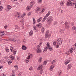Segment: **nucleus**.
Wrapping results in <instances>:
<instances>
[{
  "label": "nucleus",
  "instance_id": "nucleus-64",
  "mask_svg": "<svg viewBox=\"0 0 76 76\" xmlns=\"http://www.w3.org/2000/svg\"><path fill=\"white\" fill-rule=\"evenodd\" d=\"M11 76H15V75L13 74H12V75H11Z\"/></svg>",
  "mask_w": 76,
  "mask_h": 76
},
{
  "label": "nucleus",
  "instance_id": "nucleus-33",
  "mask_svg": "<svg viewBox=\"0 0 76 76\" xmlns=\"http://www.w3.org/2000/svg\"><path fill=\"white\" fill-rule=\"evenodd\" d=\"M33 24H35V18H33Z\"/></svg>",
  "mask_w": 76,
  "mask_h": 76
},
{
  "label": "nucleus",
  "instance_id": "nucleus-16",
  "mask_svg": "<svg viewBox=\"0 0 76 76\" xmlns=\"http://www.w3.org/2000/svg\"><path fill=\"white\" fill-rule=\"evenodd\" d=\"M42 17H40L39 19H38L37 20V22L39 23L40 22H41V20H42Z\"/></svg>",
  "mask_w": 76,
  "mask_h": 76
},
{
  "label": "nucleus",
  "instance_id": "nucleus-10",
  "mask_svg": "<svg viewBox=\"0 0 76 76\" xmlns=\"http://www.w3.org/2000/svg\"><path fill=\"white\" fill-rule=\"evenodd\" d=\"M34 4V1H31V2L30 3L31 5L30 6H29V7L30 9L31 8H32V7H33L32 6Z\"/></svg>",
  "mask_w": 76,
  "mask_h": 76
},
{
  "label": "nucleus",
  "instance_id": "nucleus-27",
  "mask_svg": "<svg viewBox=\"0 0 76 76\" xmlns=\"http://www.w3.org/2000/svg\"><path fill=\"white\" fill-rule=\"evenodd\" d=\"M64 2L63 1H61L60 2V4L61 6H63V5H64Z\"/></svg>",
  "mask_w": 76,
  "mask_h": 76
},
{
  "label": "nucleus",
  "instance_id": "nucleus-58",
  "mask_svg": "<svg viewBox=\"0 0 76 76\" xmlns=\"http://www.w3.org/2000/svg\"><path fill=\"white\" fill-rule=\"evenodd\" d=\"M25 15L23 14V16L22 17V18H24V17H25Z\"/></svg>",
  "mask_w": 76,
  "mask_h": 76
},
{
  "label": "nucleus",
  "instance_id": "nucleus-32",
  "mask_svg": "<svg viewBox=\"0 0 76 76\" xmlns=\"http://www.w3.org/2000/svg\"><path fill=\"white\" fill-rule=\"evenodd\" d=\"M6 50L7 53H8V52H9V48H6Z\"/></svg>",
  "mask_w": 76,
  "mask_h": 76
},
{
  "label": "nucleus",
  "instance_id": "nucleus-35",
  "mask_svg": "<svg viewBox=\"0 0 76 76\" xmlns=\"http://www.w3.org/2000/svg\"><path fill=\"white\" fill-rule=\"evenodd\" d=\"M14 67H15V69L16 70H18V66H14Z\"/></svg>",
  "mask_w": 76,
  "mask_h": 76
},
{
  "label": "nucleus",
  "instance_id": "nucleus-28",
  "mask_svg": "<svg viewBox=\"0 0 76 76\" xmlns=\"http://www.w3.org/2000/svg\"><path fill=\"white\" fill-rule=\"evenodd\" d=\"M6 7L8 9H9L10 10V9H11V8H12V7H11V6H10V5H8Z\"/></svg>",
  "mask_w": 76,
  "mask_h": 76
},
{
  "label": "nucleus",
  "instance_id": "nucleus-39",
  "mask_svg": "<svg viewBox=\"0 0 76 76\" xmlns=\"http://www.w3.org/2000/svg\"><path fill=\"white\" fill-rule=\"evenodd\" d=\"M72 29H74V30H75L76 29V26H73L72 28Z\"/></svg>",
  "mask_w": 76,
  "mask_h": 76
},
{
  "label": "nucleus",
  "instance_id": "nucleus-22",
  "mask_svg": "<svg viewBox=\"0 0 76 76\" xmlns=\"http://www.w3.org/2000/svg\"><path fill=\"white\" fill-rule=\"evenodd\" d=\"M72 67V65L71 64H69L68 65V66L67 67V69L68 70L70 69V68Z\"/></svg>",
  "mask_w": 76,
  "mask_h": 76
},
{
  "label": "nucleus",
  "instance_id": "nucleus-5",
  "mask_svg": "<svg viewBox=\"0 0 76 76\" xmlns=\"http://www.w3.org/2000/svg\"><path fill=\"white\" fill-rule=\"evenodd\" d=\"M51 13V12L50 11H49L48 12L46 15V16H45L43 19L42 22H44L47 19V18L48 17V16L50 15V14Z\"/></svg>",
  "mask_w": 76,
  "mask_h": 76
},
{
  "label": "nucleus",
  "instance_id": "nucleus-24",
  "mask_svg": "<svg viewBox=\"0 0 76 76\" xmlns=\"http://www.w3.org/2000/svg\"><path fill=\"white\" fill-rule=\"evenodd\" d=\"M10 10L9 9L6 7L5 9V11L6 12H8V11H9Z\"/></svg>",
  "mask_w": 76,
  "mask_h": 76
},
{
  "label": "nucleus",
  "instance_id": "nucleus-57",
  "mask_svg": "<svg viewBox=\"0 0 76 76\" xmlns=\"http://www.w3.org/2000/svg\"><path fill=\"white\" fill-rule=\"evenodd\" d=\"M70 60H68L67 61V62H68V63H69L70 62Z\"/></svg>",
  "mask_w": 76,
  "mask_h": 76
},
{
  "label": "nucleus",
  "instance_id": "nucleus-11",
  "mask_svg": "<svg viewBox=\"0 0 76 76\" xmlns=\"http://www.w3.org/2000/svg\"><path fill=\"white\" fill-rule=\"evenodd\" d=\"M52 20H49V19H47V23H48V25H50V23H51V22H52Z\"/></svg>",
  "mask_w": 76,
  "mask_h": 76
},
{
  "label": "nucleus",
  "instance_id": "nucleus-52",
  "mask_svg": "<svg viewBox=\"0 0 76 76\" xmlns=\"http://www.w3.org/2000/svg\"><path fill=\"white\" fill-rule=\"evenodd\" d=\"M58 47H59V45H57L56 46V48H58Z\"/></svg>",
  "mask_w": 76,
  "mask_h": 76
},
{
  "label": "nucleus",
  "instance_id": "nucleus-36",
  "mask_svg": "<svg viewBox=\"0 0 76 76\" xmlns=\"http://www.w3.org/2000/svg\"><path fill=\"white\" fill-rule=\"evenodd\" d=\"M2 34H3V35H6L7 34V33L6 32L5 33V32L3 31V32H1Z\"/></svg>",
  "mask_w": 76,
  "mask_h": 76
},
{
  "label": "nucleus",
  "instance_id": "nucleus-45",
  "mask_svg": "<svg viewBox=\"0 0 76 76\" xmlns=\"http://www.w3.org/2000/svg\"><path fill=\"white\" fill-rule=\"evenodd\" d=\"M47 61H45L44 62H43V64L44 65H46V64H47Z\"/></svg>",
  "mask_w": 76,
  "mask_h": 76
},
{
  "label": "nucleus",
  "instance_id": "nucleus-62",
  "mask_svg": "<svg viewBox=\"0 0 76 76\" xmlns=\"http://www.w3.org/2000/svg\"><path fill=\"white\" fill-rule=\"evenodd\" d=\"M68 62H66L65 63V64H68Z\"/></svg>",
  "mask_w": 76,
  "mask_h": 76
},
{
  "label": "nucleus",
  "instance_id": "nucleus-51",
  "mask_svg": "<svg viewBox=\"0 0 76 76\" xmlns=\"http://www.w3.org/2000/svg\"><path fill=\"white\" fill-rule=\"evenodd\" d=\"M34 30H36V31H35V32H37V30H36V27L35 26L34 27Z\"/></svg>",
  "mask_w": 76,
  "mask_h": 76
},
{
  "label": "nucleus",
  "instance_id": "nucleus-50",
  "mask_svg": "<svg viewBox=\"0 0 76 76\" xmlns=\"http://www.w3.org/2000/svg\"><path fill=\"white\" fill-rule=\"evenodd\" d=\"M56 41L53 42V45H56Z\"/></svg>",
  "mask_w": 76,
  "mask_h": 76
},
{
  "label": "nucleus",
  "instance_id": "nucleus-20",
  "mask_svg": "<svg viewBox=\"0 0 76 76\" xmlns=\"http://www.w3.org/2000/svg\"><path fill=\"white\" fill-rule=\"evenodd\" d=\"M48 19H49V20H52V21L53 20V18L52 16H50Z\"/></svg>",
  "mask_w": 76,
  "mask_h": 76
},
{
  "label": "nucleus",
  "instance_id": "nucleus-12",
  "mask_svg": "<svg viewBox=\"0 0 76 76\" xmlns=\"http://www.w3.org/2000/svg\"><path fill=\"white\" fill-rule=\"evenodd\" d=\"M39 10H40V8H39V7H37L35 10L36 13H37L39 12Z\"/></svg>",
  "mask_w": 76,
  "mask_h": 76
},
{
  "label": "nucleus",
  "instance_id": "nucleus-56",
  "mask_svg": "<svg viewBox=\"0 0 76 76\" xmlns=\"http://www.w3.org/2000/svg\"><path fill=\"white\" fill-rule=\"evenodd\" d=\"M30 56H29V55L28 56V58H27V59H28V60H29L30 59Z\"/></svg>",
  "mask_w": 76,
  "mask_h": 76
},
{
  "label": "nucleus",
  "instance_id": "nucleus-6",
  "mask_svg": "<svg viewBox=\"0 0 76 76\" xmlns=\"http://www.w3.org/2000/svg\"><path fill=\"white\" fill-rule=\"evenodd\" d=\"M45 37V38H50V34H49V31H46Z\"/></svg>",
  "mask_w": 76,
  "mask_h": 76
},
{
  "label": "nucleus",
  "instance_id": "nucleus-41",
  "mask_svg": "<svg viewBox=\"0 0 76 76\" xmlns=\"http://www.w3.org/2000/svg\"><path fill=\"white\" fill-rule=\"evenodd\" d=\"M57 23V21H55L53 23L54 25H56Z\"/></svg>",
  "mask_w": 76,
  "mask_h": 76
},
{
  "label": "nucleus",
  "instance_id": "nucleus-23",
  "mask_svg": "<svg viewBox=\"0 0 76 76\" xmlns=\"http://www.w3.org/2000/svg\"><path fill=\"white\" fill-rule=\"evenodd\" d=\"M41 9H42V12H43L45 11V8L44 7H41Z\"/></svg>",
  "mask_w": 76,
  "mask_h": 76
},
{
  "label": "nucleus",
  "instance_id": "nucleus-47",
  "mask_svg": "<svg viewBox=\"0 0 76 76\" xmlns=\"http://www.w3.org/2000/svg\"><path fill=\"white\" fill-rule=\"evenodd\" d=\"M2 9H3V7L2 6H0V11H1Z\"/></svg>",
  "mask_w": 76,
  "mask_h": 76
},
{
  "label": "nucleus",
  "instance_id": "nucleus-4",
  "mask_svg": "<svg viewBox=\"0 0 76 76\" xmlns=\"http://www.w3.org/2000/svg\"><path fill=\"white\" fill-rule=\"evenodd\" d=\"M5 41H12L15 42V43H16L17 44L18 42V39H16L15 38H13V39H12L11 38L10 39H4Z\"/></svg>",
  "mask_w": 76,
  "mask_h": 76
},
{
  "label": "nucleus",
  "instance_id": "nucleus-2",
  "mask_svg": "<svg viewBox=\"0 0 76 76\" xmlns=\"http://www.w3.org/2000/svg\"><path fill=\"white\" fill-rule=\"evenodd\" d=\"M49 43L47 44L46 45V47L45 48L43 52L45 53V51L47 50H49V51H53V49L51 48L50 46L49 45Z\"/></svg>",
  "mask_w": 76,
  "mask_h": 76
},
{
  "label": "nucleus",
  "instance_id": "nucleus-25",
  "mask_svg": "<svg viewBox=\"0 0 76 76\" xmlns=\"http://www.w3.org/2000/svg\"><path fill=\"white\" fill-rule=\"evenodd\" d=\"M64 29H61L60 30V32L61 34H63V33H64Z\"/></svg>",
  "mask_w": 76,
  "mask_h": 76
},
{
  "label": "nucleus",
  "instance_id": "nucleus-18",
  "mask_svg": "<svg viewBox=\"0 0 76 76\" xmlns=\"http://www.w3.org/2000/svg\"><path fill=\"white\" fill-rule=\"evenodd\" d=\"M42 66L41 65H39L37 69V70H41V69H42Z\"/></svg>",
  "mask_w": 76,
  "mask_h": 76
},
{
  "label": "nucleus",
  "instance_id": "nucleus-61",
  "mask_svg": "<svg viewBox=\"0 0 76 76\" xmlns=\"http://www.w3.org/2000/svg\"><path fill=\"white\" fill-rule=\"evenodd\" d=\"M12 59V60H15V57L12 56V59Z\"/></svg>",
  "mask_w": 76,
  "mask_h": 76
},
{
  "label": "nucleus",
  "instance_id": "nucleus-31",
  "mask_svg": "<svg viewBox=\"0 0 76 76\" xmlns=\"http://www.w3.org/2000/svg\"><path fill=\"white\" fill-rule=\"evenodd\" d=\"M56 60H53L52 62H51V64H54V63H56Z\"/></svg>",
  "mask_w": 76,
  "mask_h": 76
},
{
  "label": "nucleus",
  "instance_id": "nucleus-37",
  "mask_svg": "<svg viewBox=\"0 0 76 76\" xmlns=\"http://www.w3.org/2000/svg\"><path fill=\"white\" fill-rule=\"evenodd\" d=\"M30 71H31V70H33V67L32 66H31L29 69Z\"/></svg>",
  "mask_w": 76,
  "mask_h": 76
},
{
  "label": "nucleus",
  "instance_id": "nucleus-54",
  "mask_svg": "<svg viewBox=\"0 0 76 76\" xmlns=\"http://www.w3.org/2000/svg\"><path fill=\"white\" fill-rule=\"evenodd\" d=\"M17 59L18 61H19V60H20V58H19V56H18L17 57Z\"/></svg>",
  "mask_w": 76,
  "mask_h": 76
},
{
  "label": "nucleus",
  "instance_id": "nucleus-59",
  "mask_svg": "<svg viewBox=\"0 0 76 76\" xmlns=\"http://www.w3.org/2000/svg\"><path fill=\"white\" fill-rule=\"evenodd\" d=\"M21 73H20L19 74L18 76H21Z\"/></svg>",
  "mask_w": 76,
  "mask_h": 76
},
{
  "label": "nucleus",
  "instance_id": "nucleus-15",
  "mask_svg": "<svg viewBox=\"0 0 76 76\" xmlns=\"http://www.w3.org/2000/svg\"><path fill=\"white\" fill-rule=\"evenodd\" d=\"M12 59H9L8 60V64H11V63H12Z\"/></svg>",
  "mask_w": 76,
  "mask_h": 76
},
{
  "label": "nucleus",
  "instance_id": "nucleus-7",
  "mask_svg": "<svg viewBox=\"0 0 76 76\" xmlns=\"http://www.w3.org/2000/svg\"><path fill=\"white\" fill-rule=\"evenodd\" d=\"M63 40H62V39L61 38H59L58 39L57 41V44H60V45L61 44Z\"/></svg>",
  "mask_w": 76,
  "mask_h": 76
},
{
  "label": "nucleus",
  "instance_id": "nucleus-49",
  "mask_svg": "<svg viewBox=\"0 0 76 76\" xmlns=\"http://www.w3.org/2000/svg\"><path fill=\"white\" fill-rule=\"evenodd\" d=\"M69 51L70 53H73V50L72 49V48L69 49Z\"/></svg>",
  "mask_w": 76,
  "mask_h": 76
},
{
  "label": "nucleus",
  "instance_id": "nucleus-38",
  "mask_svg": "<svg viewBox=\"0 0 76 76\" xmlns=\"http://www.w3.org/2000/svg\"><path fill=\"white\" fill-rule=\"evenodd\" d=\"M10 48L11 52H12V50H13V47L12 46H10Z\"/></svg>",
  "mask_w": 76,
  "mask_h": 76
},
{
  "label": "nucleus",
  "instance_id": "nucleus-63",
  "mask_svg": "<svg viewBox=\"0 0 76 76\" xmlns=\"http://www.w3.org/2000/svg\"><path fill=\"white\" fill-rule=\"evenodd\" d=\"M23 20H21L20 21V22H23Z\"/></svg>",
  "mask_w": 76,
  "mask_h": 76
},
{
  "label": "nucleus",
  "instance_id": "nucleus-29",
  "mask_svg": "<svg viewBox=\"0 0 76 76\" xmlns=\"http://www.w3.org/2000/svg\"><path fill=\"white\" fill-rule=\"evenodd\" d=\"M12 52H13V53L14 54V55H15V54H16V50H13L12 51Z\"/></svg>",
  "mask_w": 76,
  "mask_h": 76
},
{
  "label": "nucleus",
  "instance_id": "nucleus-30",
  "mask_svg": "<svg viewBox=\"0 0 76 76\" xmlns=\"http://www.w3.org/2000/svg\"><path fill=\"white\" fill-rule=\"evenodd\" d=\"M62 73V71H59L58 73V75H61V74Z\"/></svg>",
  "mask_w": 76,
  "mask_h": 76
},
{
  "label": "nucleus",
  "instance_id": "nucleus-8",
  "mask_svg": "<svg viewBox=\"0 0 76 76\" xmlns=\"http://www.w3.org/2000/svg\"><path fill=\"white\" fill-rule=\"evenodd\" d=\"M65 25L66 28V29H69V26L68 23H67V22H66L65 23Z\"/></svg>",
  "mask_w": 76,
  "mask_h": 76
},
{
  "label": "nucleus",
  "instance_id": "nucleus-26",
  "mask_svg": "<svg viewBox=\"0 0 76 76\" xmlns=\"http://www.w3.org/2000/svg\"><path fill=\"white\" fill-rule=\"evenodd\" d=\"M26 10H31V8H30V7L29 6H28L26 7Z\"/></svg>",
  "mask_w": 76,
  "mask_h": 76
},
{
  "label": "nucleus",
  "instance_id": "nucleus-9",
  "mask_svg": "<svg viewBox=\"0 0 76 76\" xmlns=\"http://www.w3.org/2000/svg\"><path fill=\"white\" fill-rule=\"evenodd\" d=\"M54 68V65H52L51 66H50V72L51 71H52L53 70V69Z\"/></svg>",
  "mask_w": 76,
  "mask_h": 76
},
{
  "label": "nucleus",
  "instance_id": "nucleus-17",
  "mask_svg": "<svg viewBox=\"0 0 76 76\" xmlns=\"http://www.w3.org/2000/svg\"><path fill=\"white\" fill-rule=\"evenodd\" d=\"M41 25V23H39L36 25V26L38 28H41V27H42Z\"/></svg>",
  "mask_w": 76,
  "mask_h": 76
},
{
  "label": "nucleus",
  "instance_id": "nucleus-14",
  "mask_svg": "<svg viewBox=\"0 0 76 76\" xmlns=\"http://www.w3.org/2000/svg\"><path fill=\"white\" fill-rule=\"evenodd\" d=\"M42 58L40 57L39 58L38 62L39 63H41L42 62Z\"/></svg>",
  "mask_w": 76,
  "mask_h": 76
},
{
  "label": "nucleus",
  "instance_id": "nucleus-3",
  "mask_svg": "<svg viewBox=\"0 0 76 76\" xmlns=\"http://www.w3.org/2000/svg\"><path fill=\"white\" fill-rule=\"evenodd\" d=\"M42 44V43H40L39 45H37V53H42V50L40 48L41 45Z\"/></svg>",
  "mask_w": 76,
  "mask_h": 76
},
{
  "label": "nucleus",
  "instance_id": "nucleus-60",
  "mask_svg": "<svg viewBox=\"0 0 76 76\" xmlns=\"http://www.w3.org/2000/svg\"><path fill=\"white\" fill-rule=\"evenodd\" d=\"M4 28L5 29H6V28H7V26H4Z\"/></svg>",
  "mask_w": 76,
  "mask_h": 76
},
{
  "label": "nucleus",
  "instance_id": "nucleus-55",
  "mask_svg": "<svg viewBox=\"0 0 76 76\" xmlns=\"http://www.w3.org/2000/svg\"><path fill=\"white\" fill-rule=\"evenodd\" d=\"M26 63H28V62H29V60L26 59Z\"/></svg>",
  "mask_w": 76,
  "mask_h": 76
},
{
  "label": "nucleus",
  "instance_id": "nucleus-1",
  "mask_svg": "<svg viewBox=\"0 0 76 76\" xmlns=\"http://www.w3.org/2000/svg\"><path fill=\"white\" fill-rule=\"evenodd\" d=\"M71 1H72L73 4L72 3V2L69 1H68L66 3L67 6H74L75 4L76 3V1L74 0H71Z\"/></svg>",
  "mask_w": 76,
  "mask_h": 76
},
{
  "label": "nucleus",
  "instance_id": "nucleus-19",
  "mask_svg": "<svg viewBox=\"0 0 76 76\" xmlns=\"http://www.w3.org/2000/svg\"><path fill=\"white\" fill-rule=\"evenodd\" d=\"M22 48L23 50H26L27 48L25 45H23L22 46Z\"/></svg>",
  "mask_w": 76,
  "mask_h": 76
},
{
  "label": "nucleus",
  "instance_id": "nucleus-48",
  "mask_svg": "<svg viewBox=\"0 0 76 76\" xmlns=\"http://www.w3.org/2000/svg\"><path fill=\"white\" fill-rule=\"evenodd\" d=\"M44 31V29L43 28H42V32L43 33Z\"/></svg>",
  "mask_w": 76,
  "mask_h": 76
},
{
  "label": "nucleus",
  "instance_id": "nucleus-46",
  "mask_svg": "<svg viewBox=\"0 0 76 76\" xmlns=\"http://www.w3.org/2000/svg\"><path fill=\"white\" fill-rule=\"evenodd\" d=\"M43 70H42V69H41L40 71V73L41 75H42V71Z\"/></svg>",
  "mask_w": 76,
  "mask_h": 76
},
{
  "label": "nucleus",
  "instance_id": "nucleus-13",
  "mask_svg": "<svg viewBox=\"0 0 76 76\" xmlns=\"http://www.w3.org/2000/svg\"><path fill=\"white\" fill-rule=\"evenodd\" d=\"M71 49L72 50H73V51L74 50V52L76 53V47H75V46H74V47H72Z\"/></svg>",
  "mask_w": 76,
  "mask_h": 76
},
{
  "label": "nucleus",
  "instance_id": "nucleus-53",
  "mask_svg": "<svg viewBox=\"0 0 76 76\" xmlns=\"http://www.w3.org/2000/svg\"><path fill=\"white\" fill-rule=\"evenodd\" d=\"M74 46L75 47H76V43H75V45L72 46V47H74Z\"/></svg>",
  "mask_w": 76,
  "mask_h": 76
},
{
  "label": "nucleus",
  "instance_id": "nucleus-42",
  "mask_svg": "<svg viewBox=\"0 0 76 76\" xmlns=\"http://www.w3.org/2000/svg\"><path fill=\"white\" fill-rule=\"evenodd\" d=\"M28 16H30L31 15V12H30L28 13Z\"/></svg>",
  "mask_w": 76,
  "mask_h": 76
},
{
  "label": "nucleus",
  "instance_id": "nucleus-21",
  "mask_svg": "<svg viewBox=\"0 0 76 76\" xmlns=\"http://www.w3.org/2000/svg\"><path fill=\"white\" fill-rule=\"evenodd\" d=\"M30 36H32L33 35V31H31L29 33Z\"/></svg>",
  "mask_w": 76,
  "mask_h": 76
},
{
  "label": "nucleus",
  "instance_id": "nucleus-40",
  "mask_svg": "<svg viewBox=\"0 0 76 76\" xmlns=\"http://www.w3.org/2000/svg\"><path fill=\"white\" fill-rule=\"evenodd\" d=\"M17 14H18V15H17V16H18L19 18V15H20V13L19 12H18L17 13Z\"/></svg>",
  "mask_w": 76,
  "mask_h": 76
},
{
  "label": "nucleus",
  "instance_id": "nucleus-44",
  "mask_svg": "<svg viewBox=\"0 0 76 76\" xmlns=\"http://www.w3.org/2000/svg\"><path fill=\"white\" fill-rule=\"evenodd\" d=\"M15 28L16 29H18L19 28V27H18V26H15Z\"/></svg>",
  "mask_w": 76,
  "mask_h": 76
},
{
  "label": "nucleus",
  "instance_id": "nucleus-43",
  "mask_svg": "<svg viewBox=\"0 0 76 76\" xmlns=\"http://www.w3.org/2000/svg\"><path fill=\"white\" fill-rule=\"evenodd\" d=\"M38 3H42V0H38Z\"/></svg>",
  "mask_w": 76,
  "mask_h": 76
},
{
  "label": "nucleus",
  "instance_id": "nucleus-34",
  "mask_svg": "<svg viewBox=\"0 0 76 76\" xmlns=\"http://www.w3.org/2000/svg\"><path fill=\"white\" fill-rule=\"evenodd\" d=\"M28 56H30L31 58H32V54L30 53L28 54Z\"/></svg>",
  "mask_w": 76,
  "mask_h": 76
}]
</instances>
